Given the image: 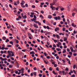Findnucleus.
I'll use <instances>...</instances> for the list:
<instances>
[{
  "instance_id": "f257e3e1",
  "label": "nucleus",
  "mask_w": 77,
  "mask_h": 77,
  "mask_svg": "<svg viewBox=\"0 0 77 77\" xmlns=\"http://www.w3.org/2000/svg\"><path fill=\"white\" fill-rule=\"evenodd\" d=\"M54 20H60V17L58 16V17H54Z\"/></svg>"
},
{
  "instance_id": "f03ea898",
  "label": "nucleus",
  "mask_w": 77,
  "mask_h": 77,
  "mask_svg": "<svg viewBox=\"0 0 77 77\" xmlns=\"http://www.w3.org/2000/svg\"><path fill=\"white\" fill-rule=\"evenodd\" d=\"M21 7H22V8H25V5H24V3L21 2Z\"/></svg>"
},
{
  "instance_id": "7ed1b4c3",
  "label": "nucleus",
  "mask_w": 77,
  "mask_h": 77,
  "mask_svg": "<svg viewBox=\"0 0 77 77\" xmlns=\"http://www.w3.org/2000/svg\"><path fill=\"white\" fill-rule=\"evenodd\" d=\"M50 8L52 9V11H54V10H55V8H56L55 7H54L53 6H51Z\"/></svg>"
},
{
  "instance_id": "20e7f679",
  "label": "nucleus",
  "mask_w": 77,
  "mask_h": 77,
  "mask_svg": "<svg viewBox=\"0 0 77 77\" xmlns=\"http://www.w3.org/2000/svg\"><path fill=\"white\" fill-rule=\"evenodd\" d=\"M8 54H9V53H13V52L12 51H8Z\"/></svg>"
},
{
  "instance_id": "39448f33",
  "label": "nucleus",
  "mask_w": 77,
  "mask_h": 77,
  "mask_svg": "<svg viewBox=\"0 0 77 77\" xmlns=\"http://www.w3.org/2000/svg\"><path fill=\"white\" fill-rule=\"evenodd\" d=\"M59 27L56 28L55 29V32H57V30H59Z\"/></svg>"
},
{
  "instance_id": "423d86ee",
  "label": "nucleus",
  "mask_w": 77,
  "mask_h": 77,
  "mask_svg": "<svg viewBox=\"0 0 77 77\" xmlns=\"http://www.w3.org/2000/svg\"><path fill=\"white\" fill-rule=\"evenodd\" d=\"M34 27H35V28H38V26H37V25L36 24H34L33 25Z\"/></svg>"
},
{
  "instance_id": "0eeeda50",
  "label": "nucleus",
  "mask_w": 77,
  "mask_h": 77,
  "mask_svg": "<svg viewBox=\"0 0 77 77\" xmlns=\"http://www.w3.org/2000/svg\"><path fill=\"white\" fill-rule=\"evenodd\" d=\"M16 63L17 65V68H19V67L20 66H19V64H18V63L17 62H16Z\"/></svg>"
},
{
  "instance_id": "6e6552de",
  "label": "nucleus",
  "mask_w": 77,
  "mask_h": 77,
  "mask_svg": "<svg viewBox=\"0 0 77 77\" xmlns=\"http://www.w3.org/2000/svg\"><path fill=\"white\" fill-rule=\"evenodd\" d=\"M67 6H68V8H69V9L70 8H71V5H70V4L69 3L67 5Z\"/></svg>"
},
{
  "instance_id": "1a4fd4ad",
  "label": "nucleus",
  "mask_w": 77,
  "mask_h": 77,
  "mask_svg": "<svg viewBox=\"0 0 77 77\" xmlns=\"http://www.w3.org/2000/svg\"><path fill=\"white\" fill-rule=\"evenodd\" d=\"M48 18L49 19H51V18H52V16L51 15H49L48 16Z\"/></svg>"
},
{
  "instance_id": "9d476101",
  "label": "nucleus",
  "mask_w": 77,
  "mask_h": 77,
  "mask_svg": "<svg viewBox=\"0 0 77 77\" xmlns=\"http://www.w3.org/2000/svg\"><path fill=\"white\" fill-rule=\"evenodd\" d=\"M30 53V54H35V52L33 51L31 52Z\"/></svg>"
},
{
  "instance_id": "9b49d317",
  "label": "nucleus",
  "mask_w": 77,
  "mask_h": 77,
  "mask_svg": "<svg viewBox=\"0 0 77 77\" xmlns=\"http://www.w3.org/2000/svg\"><path fill=\"white\" fill-rule=\"evenodd\" d=\"M63 53H65L66 52V49H63Z\"/></svg>"
},
{
  "instance_id": "f8f14e48",
  "label": "nucleus",
  "mask_w": 77,
  "mask_h": 77,
  "mask_svg": "<svg viewBox=\"0 0 77 77\" xmlns=\"http://www.w3.org/2000/svg\"><path fill=\"white\" fill-rule=\"evenodd\" d=\"M56 37L57 39H60V37L59 36V35L57 34L56 35Z\"/></svg>"
},
{
  "instance_id": "ddd939ff",
  "label": "nucleus",
  "mask_w": 77,
  "mask_h": 77,
  "mask_svg": "<svg viewBox=\"0 0 77 77\" xmlns=\"http://www.w3.org/2000/svg\"><path fill=\"white\" fill-rule=\"evenodd\" d=\"M50 33H50V32H46V33L45 34V35H50Z\"/></svg>"
},
{
  "instance_id": "4468645a",
  "label": "nucleus",
  "mask_w": 77,
  "mask_h": 77,
  "mask_svg": "<svg viewBox=\"0 0 77 77\" xmlns=\"http://www.w3.org/2000/svg\"><path fill=\"white\" fill-rule=\"evenodd\" d=\"M70 49L71 50V51L72 52H73L74 51V50L73 49V48H72L71 47H70Z\"/></svg>"
},
{
  "instance_id": "2eb2a0df",
  "label": "nucleus",
  "mask_w": 77,
  "mask_h": 77,
  "mask_svg": "<svg viewBox=\"0 0 77 77\" xmlns=\"http://www.w3.org/2000/svg\"><path fill=\"white\" fill-rule=\"evenodd\" d=\"M72 26H73V27H76V25H74V24L73 23H72Z\"/></svg>"
},
{
  "instance_id": "dca6fc26",
  "label": "nucleus",
  "mask_w": 77,
  "mask_h": 77,
  "mask_svg": "<svg viewBox=\"0 0 77 77\" xmlns=\"http://www.w3.org/2000/svg\"><path fill=\"white\" fill-rule=\"evenodd\" d=\"M56 50H57L58 51H61V49L60 48H57L56 49Z\"/></svg>"
},
{
  "instance_id": "f3484780",
  "label": "nucleus",
  "mask_w": 77,
  "mask_h": 77,
  "mask_svg": "<svg viewBox=\"0 0 77 77\" xmlns=\"http://www.w3.org/2000/svg\"><path fill=\"white\" fill-rule=\"evenodd\" d=\"M28 34L29 36H32V34L28 32Z\"/></svg>"
},
{
  "instance_id": "a211bd4d",
  "label": "nucleus",
  "mask_w": 77,
  "mask_h": 77,
  "mask_svg": "<svg viewBox=\"0 0 77 77\" xmlns=\"http://www.w3.org/2000/svg\"><path fill=\"white\" fill-rule=\"evenodd\" d=\"M8 42H9V40L8 38H7L5 41V42L7 43Z\"/></svg>"
},
{
  "instance_id": "6ab92c4d",
  "label": "nucleus",
  "mask_w": 77,
  "mask_h": 77,
  "mask_svg": "<svg viewBox=\"0 0 77 77\" xmlns=\"http://www.w3.org/2000/svg\"><path fill=\"white\" fill-rule=\"evenodd\" d=\"M44 62L46 64H48V61L47 62L45 60H44Z\"/></svg>"
},
{
  "instance_id": "aec40b11",
  "label": "nucleus",
  "mask_w": 77,
  "mask_h": 77,
  "mask_svg": "<svg viewBox=\"0 0 77 77\" xmlns=\"http://www.w3.org/2000/svg\"><path fill=\"white\" fill-rule=\"evenodd\" d=\"M23 19H26L27 18V16L26 15H25L23 16Z\"/></svg>"
},
{
  "instance_id": "412c9836",
  "label": "nucleus",
  "mask_w": 77,
  "mask_h": 77,
  "mask_svg": "<svg viewBox=\"0 0 77 77\" xmlns=\"http://www.w3.org/2000/svg\"><path fill=\"white\" fill-rule=\"evenodd\" d=\"M33 74L35 76H36V72H34L33 73Z\"/></svg>"
},
{
  "instance_id": "4be33fe9",
  "label": "nucleus",
  "mask_w": 77,
  "mask_h": 77,
  "mask_svg": "<svg viewBox=\"0 0 77 77\" xmlns=\"http://www.w3.org/2000/svg\"><path fill=\"white\" fill-rule=\"evenodd\" d=\"M2 39L3 40H6V38L5 37H2Z\"/></svg>"
},
{
  "instance_id": "5701e85b",
  "label": "nucleus",
  "mask_w": 77,
  "mask_h": 77,
  "mask_svg": "<svg viewBox=\"0 0 77 77\" xmlns=\"http://www.w3.org/2000/svg\"><path fill=\"white\" fill-rule=\"evenodd\" d=\"M33 69L34 70H35V71H36V70H37V68H36V67H34Z\"/></svg>"
},
{
  "instance_id": "b1692460",
  "label": "nucleus",
  "mask_w": 77,
  "mask_h": 77,
  "mask_svg": "<svg viewBox=\"0 0 77 77\" xmlns=\"http://www.w3.org/2000/svg\"><path fill=\"white\" fill-rule=\"evenodd\" d=\"M10 43L11 44H12V45H13V41H11L10 42Z\"/></svg>"
},
{
  "instance_id": "393cba45",
  "label": "nucleus",
  "mask_w": 77,
  "mask_h": 77,
  "mask_svg": "<svg viewBox=\"0 0 77 77\" xmlns=\"http://www.w3.org/2000/svg\"><path fill=\"white\" fill-rule=\"evenodd\" d=\"M40 18H44V17H43L42 15L41 14L40 15Z\"/></svg>"
},
{
  "instance_id": "a878e982",
  "label": "nucleus",
  "mask_w": 77,
  "mask_h": 77,
  "mask_svg": "<svg viewBox=\"0 0 77 77\" xmlns=\"http://www.w3.org/2000/svg\"><path fill=\"white\" fill-rule=\"evenodd\" d=\"M7 47H12V45H7Z\"/></svg>"
},
{
  "instance_id": "bb28decb",
  "label": "nucleus",
  "mask_w": 77,
  "mask_h": 77,
  "mask_svg": "<svg viewBox=\"0 0 77 77\" xmlns=\"http://www.w3.org/2000/svg\"><path fill=\"white\" fill-rule=\"evenodd\" d=\"M52 72L53 73V74H54V75H55L56 74V73L54 71H52Z\"/></svg>"
},
{
  "instance_id": "cd10ccee",
  "label": "nucleus",
  "mask_w": 77,
  "mask_h": 77,
  "mask_svg": "<svg viewBox=\"0 0 77 77\" xmlns=\"http://www.w3.org/2000/svg\"><path fill=\"white\" fill-rule=\"evenodd\" d=\"M14 5H17H17H18V4H17V2H14Z\"/></svg>"
},
{
  "instance_id": "c85d7f7f",
  "label": "nucleus",
  "mask_w": 77,
  "mask_h": 77,
  "mask_svg": "<svg viewBox=\"0 0 77 77\" xmlns=\"http://www.w3.org/2000/svg\"><path fill=\"white\" fill-rule=\"evenodd\" d=\"M58 45H62V43H61V42H58Z\"/></svg>"
},
{
  "instance_id": "c756f323",
  "label": "nucleus",
  "mask_w": 77,
  "mask_h": 77,
  "mask_svg": "<svg viewBox=\"0 0 77 77\" xmlns=\"http://www.w3.org/2000/svg\"><path fill=\"white\" fill-rule=\"evenodd\" d=\"M76 66V65H75L73 66V69H75V67Z\"/></svg>"
},
{
  "instance_id": "7c9ffc66",
  "label": "nucleus",
  "mask_w": 77,
  "mask_h": 77,
  "mask_svg": "<svg viewBox=\"0 0 77 77\" xmlns=\"http://www.w3.org/2000/svg\"><path fill=\"white\" fill-rule=\"evenodd\" d=\"M67 51L68 52H69V51H70V50H69V49L68 48L67 49Z\"/></svg>"
},
{
  "instance_id": "2f4dec72",
  "label": "nucleus",
  "mask_w": 77,
  "mask_h": 77,
  "mask_svg": "<svg viewBox=\"0 0 77 77\" xmlns=\"http://www.w3.org/2000/svg\"><path fill=\"white\" fill-rule=\"evenodd\" d=\"M25 50H27V51H28L27 50H22V51L23 52H25Z\"/></svg>"
},
{
  "instance_id": "473e14b6",
  "label": "nucleus",
  "mask_w": 77,
  "mask_h": 77,
  "mask_svg": "<svg viewBox=\"0 0 77 77\" xmlns=\"http://www.w3.org/2000/svg\"><path fill=\"white\" fill-rule=\"evenodd\" d=\"M63 32H65V28H63Z\"/></svg>"
},
{
  "instance_id": "72a5a7b5",
  "label": "nucleus",
  "mask_w": 77,
  "mask_h": 77,
  "mask_svg": "<svg viewBox=\"0 0 77 77\" xmlns=\"http://www.w3.org/2000/svg\"><path fill=\"white\" fill-rule=\"evenodd\" d=\"M44 4H45V3H44V2H41V5H44Z\"/></svg>"
},
{
  "instance_id": "f704fd0d",
  "label": "nucleus",
  "mask_w": 77,
  "mask_h": 77,
  "mask_svg": "<svg viewBox=\"0 0 77 77\" xmlns=\"http://www.w3.org/2000/svg\"><path fill=\"white\" fill-rule=\"evenodd\" d=\"M38 24L39 26H41V23L39 22V21H38Z\"/></svg>"
},
{
  "instance_id": "c9c22d12",
  "label": "nucleus",
  "mask_w": 77,
  "mask_h": 77,
  "mask_svg": "<svg viewBox=\"0 0 77 77\" xmlns=\"http://www.w3.org/2000/svg\"><path fill=\"white\" fill-rule=\"evenodd\" d=\"M73 56H77V54L76 53H74Z\"/></svg>"
},
{
  "instance_id": "e433bc0d",
  "label": "nucleus",
  "mask_w": 77,
  "mask_h": 77,
  "mask_svg": "<svg viewBox=\"0 0 77 77\" xmlns=\"http://www.w3.org/2000/svg\"><path fill=\"white\" fill-rule=\"evenodd\" d=\"M25 6L27 8L28 7V5L27 4H26Z\"/></svg>"
},
{
  "instance_id": "4c0bfd02",
  "label": "nucleus",
  "mask_w": 77,
  "mask_h": 77,
  "mask_svg": "<svg viewBox=\"0 0 77 77\" xmlns=\"http://www.w3.org/2000/svg\"><path fill=\"white\" fill-rule=\"evenodd\" d=\"M39 76L40 77H42V75L41 74H39Z\"/></svg>"
},
{
  "instance_id": "58836bf2",
  "label": "nucleus",
  "mask_w": 77,
  "mask_h": 77,
  "mask_svg": "<svg viewBox=\"0 0 77 77\" xmlns=\"http://www.w3.org/2000/svg\"><path fill=\"white\" fill-rule=\"evenodd\" d=\"M49 70L50 71H52V68H51V67H50L49 69Z\"/></svg>"
},
{
  "instance_id": "ea45409f",
  "label": "nucleus",
  "mask_w": 77,
  "mask_h": 77,
  "mask_svg": "<svg viewBox=\"0 0 77 77\" xmlns=\"http://www.w3.org/2000/svg\"><path fill=\"white\" fill-rule=\"evenodd\" d=\"M62 61L63 62V63H65L66 62L65 61L63 60H62Z\"/></svg>"
},
{
  "instance_id": "a19ab883",
  "label": "nucleus",
  "mask_w": 77,
  "mask_h": 77,
  "mask_svg": "<svg viewBox=\"0 0 77 77\" xmlns=\"http://www.w3.org/2000/svg\"><path fill=\"white\" fill-rule=\"evenodd\" d=\"M9 68H12V65H9Z\"/></svg>"
},
{
  "instance_id": "79ce46f5",
  "label": "nucleus",
  "mask_w": 77,
  "mask_h": 77,
  "mask_svg": "<svg viewBox=\"0 0 77 77\" xmlns=\"http://www.w3.org/2000/svg\"><path fill=\"white\" fill-rule=\"evenodd\" d=\"M41 13H42V14H43L44 13V11H41Z\"/></svg>"
},
{
  "instance_id": "37998d69",
  "label": "nucleus",
  "mask_w": 77,
  "mask_h": 77,
  "mask_svg": "<svg viewBox=\"0 0 77 77\" xmlns=\"http://www.w3.org/2000/svg\"><path fill=\"white\" fill-rule=\"evenodd\" d=\"M63 22H65V18H63Z\"/></svg>"
},
{
  "instance_id": "c03bdc74",
  "label": "nucleus",
  "mask_w": 77,
  "mask_h": 77,
  "mask_svg": "<svg viewBox=\"0 0 77 77\" xmlns=\"http://www.w3.org/2000/svg\"><path fill=\"white\" fill-rule=\"evenodd\" d=\"M45 4L46 5H49V3H48V2H46L45 3Z\"/></svg>"
},
{
  "instance_id": "a18cd8bd",
  "label": "nucleus",
  "mask_w": 77,
  "mask_h": 77,
  "mask_svg": "<svg viewBox=\"0 0 77 77\" xmlns=\"http://www.w3.org/2000/svg\"><path fill=\"white\" fill-rule=\"evenodd\" d=\"M63 48H67V46L66 45L64 46Z\"/></svg>"
},
{
  "instance_id": "49530a36",
  "label": "nucleus",
  "mask_w": 77,
  "mask_h": 77,
  "mask_svg": "<svg viewBox=\"0 0 77 77\" xmlns=\"http://www.w3.org/2000/svg\"><path fill=\"white\" fill-rule=\"evenodd\" d=\"M32 8H35V5H33L32 6Z\"/></svg>"
},
{
  "instance_id": "de8ad7c7",
  "label": "nucleus",
  "mask_w": 77,
  "mask_h": 77,
  "mask_svg": "<svg viewBox=\"0 0 77 77\" xmlns=\"http://www.w3.org/2000/svg\"><path fill=\"white\" fill-rule=\"evenodd\" d=\"M34 18L35 19H36V15H34Z\"/></svg>"
},
{
  "instance_id": "09e8293b",
  "label": "nucleus",
  "mask_w": 77,
  "mask_h": 77,
  "mask_svg": "<svg viewBox=\"0 0 77 77\" xmlns=\"http://www.w3.org/2000/svg\"><path fill=\"white\" fill-rule=\"evenodd\" d=\"M53 47H54L56 48V45H55V44L53 45Z\"/></svg>"
},
{
  "instance_id": "8fccbe9b",
  "label": "nucleus",
  "mask_w": 77,
  "mask_h": 77,
  "mask_svg": "<svg viewBox=\"0 0 77 77\" xmlns=\"http://www.w3.org/2000/svg\"><path fill=\"white\" fill-rule=\"evenodd\" d=\"M73 71L74 74H76V72L75 71V70H73Z\"/></svg>"
},
{
  "instance_id": "3c124183",
  "label": "nucleus",
  "mask_w": 77,
  "mask_h": 77,
  "mask_svg": "<svg viewBox=\"0 0 77 77\" xmlns=\"http://www.w3.org/2000/svg\"><path fill=\"white\" fill-rule=\"evenodd\" d=\"M9 6L10 8H12V5H11V4H10L9 5Z\"/></svg>"
},
{
  "instance_id": "603ef678",
  "label": "nucleus",
  "mask_w": 77,
  "mask_h": 77,
  "mask_svg": "<svg viewBox=\"0 0 77 77\" xmlns=\"http://www.w3.org/2000/svg\"><path fill=\"white\" fill-rule=\"evenodd\" d=\"M11 59L12 60H14V57H12L11 58Z\"/></svg>"
},
{
  "instance_id": "864d4df0",
  "label": "nucleus",
  "mask_w": 77,
  "mask_h": 77,
  "mask_svg": "<svg viewBox=\"0 0 77 77\" xmlns=\"http://www.w3.org/2000/svg\"><path fill=\"white\" fill-rule=\"evenodd\" d=\"M16 43H17V44H18V43H19V42L18 41V40H16Z\"/></svg>"
},
{
  "instance_id": "5fc2aeb1",
  "label": "nucleus",
  "mask_w": 77,
  "mask_h": 77,
  "mask_svg": "<svg viewBox=\"0 0 77 77\" xmlns=\"http://www.w3.org/2000/svg\"><path fill=\"white\" fill-rule=\"evenodd\" d=\"M74 10L75 11V12H77V9L75 8L74 9Z\"/></svg>"
},
{
  "instance_id": "6e6d98bb",
  "label": "nucleus",
  "mask_w": 77,
  "mask_h": 77,
  "mask_svg": "<svg viewBox=\"0 0 77 77\" xmlns=\"http://www.w3.org/2000/svg\"><path fill=\"white\" fill-rule=\"evenodd\" d=\"M67 39L66 38H64V41H67Z\"/></svg>"
},
{
  "instance_id": "4d7b16f0",
  "label": "nucleus",
  "mask_w": 77,
  "mask_h": 77,
  "mask_svg": "<svg viewBox=\"0 0 77 77\" xmlns=\"http://www.w3.org/2000/svg\"><path fill=\"white\" fill-rule=\"evenodd\" d=\"M45 20H44L43 21V23H45Z\"/></svg>"
},
{
  "instance_id": "13d9d810",
  "label": "nucleus",
  "mask_w": 77,
  "mask_h": 77,
  "mask_svg": "<svg viewBox=\"0 0 77 77\" xmlns=\"http://www.w3.org/2000/svg\"><path fill=\"white\" fill-rule=\"evenodd\" d=\"M21 15L22 17V18L24 17V16H23V13H21Z\"/></svg>"
},
{
  "instance_id": "bf43d9fd",
  "label": "nucleus",
  "mask_w": 77,
  "mask_h": 77,
  "mask_svg": "<svg viewBox=\"0 0 77 77\" xmlns=\"http://www.w3.org/2000/svg\"><path fill=\"white\" fill-rule=\"evenodd\" d=\"M46 28L47 29H50V27L48 26H47V27H46Z\"/></svg>"
},
{
  "instance_id": "052dcab7",
  "label": "nucleus",
  "mask_w": 77,
  "mask_h": 77,
  "mask_svg": "<svg viewBox=\"0 0 77 77\" xmlns=\"http://www.w3.org/2000/svg\"><path fill=\"white\" fill-rule=\"evenodd\" d=\"M44 54L45 56H47V53H44Z\"/></svg>"
},
{
  "instance_id": "680f3d73",
  "label": "nucleus",
  "mask_w": 77,
  "mask_h": 77,
  "mask_svg": "<svg viewBox=\"0 0 77 77\" xmlns=\"http://www.w3.org/2000/svg\"><path fill=\"white\" fill-rule=\"evenodd\" d=\"M73 33H74V34H75V33H76V31H75V30H74Z\"/></svg>"
},
{
  "instance_id": "e2e57ef3",
  "label": "nucleus",
  "mask_w": 77,
  "mask_h": 77,
  "mask_svg": "<svg viewBox=\"0 0 77 77\" xmlns=\"http://www.w3.org/2000/svg\"><path fill=\"white\" fill-rule=\"evenodd\" d=\"M75 75L73 74V75H72L71 76V77H75Z\"/></svg>"
},
{
  "instance_id": "0e129e2a",
  "label": "nucleus",
  "mask_w": 77,
  "mask_h": 77,
  "mask_svg": "<svg viewBox=\"0 0 77 77\" xmlns=\"http://www.w3.org/2000/svg\"><path fill=\"white\" fill-rule=\"evenodd\" d=\"M9 39H12L13 38V37H10L9 38Z\"/></svg>"
},
{
  "instance_id": "69168bd1",
  "label": "nucleus",
  "mask_w": 77,
  "mask_h": 77,
  "mask_svg": "<svg viewBox=\"0 0 77 77\" xmlns=\"http://www.w3.org/2000/svg\"><path fill=\"white\" fill-rule=\"evenodd\" d=\"M59 73L60 74H62V71H59Z\"/></svg>"
},
{
  "instance_id": "338daca9",
  "label": "nucleus",
  "mask_w": 77,
  "mask_h": 77,
  "mask_svg": "<svg viewBox=\"0 0 77 77\" xmlns=\"http://www.w3.org/2000/svg\"><path fill=\"white\" fill-rule=\"evenodd\" d=\"M26 47H29V45L28 44H26Z\"/></svg>"
},
{
  "instance_id": "774afa93",
  "label": "nucleus",
  "mask_w": 77,
  "mask_h": 77,
  "mask_svg": "<svg viewBox=\"0 0 77 77\" xmlns=\"http://www.w3.org/2000/svg\"><path fill=\"white\" fill-rule=\"evenodd\" d=\"M21 70L22 71H24V68H22V69H21Z\"/></svg>"
}]
</instances>
